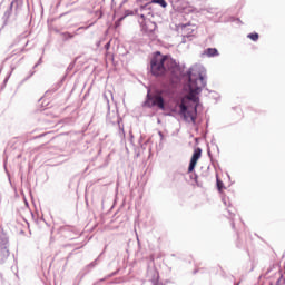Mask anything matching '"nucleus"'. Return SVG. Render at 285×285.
<instances>
[{"label":"nucleus","instance_id":"obj_3","mask_svg":"<svg viewBox=\"0 0 285 285\" xmlns=\"http://www.w3.org/2000/svg\"><path fill=\"white\" fill-rule=\"evenodd\" d=\"M140 10H141V12H145V13L140 14V18L142 19V22L140 23L141 30L144 32H147V35L155 32L157 30V23H155L150 20V17H154L153 10H150V8H148V4L141 6Z\"/></svg>","mask_w":285,"mask_h":285},{"label":"nucleus","instance_id":"obj_7","mask_svg":"<svg viewBox=\"0 0 285 285\" xmlns=\"http://www.w3.org/2000/svg\"><path fill=\"white\" fill-rule=\"evenodd\" d=\"M204 55H206V57H218L219 51L216 48H208L204 51Z\"/></svg>","mask_w":285,"mask_h":285},{"label":"nucleus","instance_id":"obj_1","mask_svg":"<svg viewBox=\"0 0 285 285\" xmlns=\"http://www.w3.org/2000/svg\"><path fill=\"white\" fill-rule=\"evenodd\" d=\"M202 88H206V80L200 75L195 78L193 75L189 76V94L186 98H183L179 108L180 115H183L185 121L188 124H195L197 120V106H199V95Z\"/></svg>","mask_w":285,"mask_h":285},{"label":"nucleus","instance_id":"obj_11","mask_svg":"<svg viewBox=\"0 0 285 285\" xmlns=\"http://www.w3.org/2000/svg\"><path fill=\"white\" fill-rule=\"evenodd\" d=\"M67 37L69 38V39H72V37H75L73 35H70V33H67Z\"/></svg>","mask_w":285,"mask_h":285},{"label":"nucleus","instance_id":"obj_5","mask_svg":"<svg viewBox=\"0 0 285 285\" xmlns=\"http://www.w3.org/2000/svg\"><path fill=\"white\" fill-rule=\"evenodd\" d=\"M199 159H202V148H196L189 163L188 173H193V170H195Z\"/></svg>","mask_w":285,"mask_h":285},{"label":"nucleus","instance_id":"obj_8","mask_svg":"<svg viewBox=\"0 0 285 285\" xmlns=\"http://www.w3.org/2000/svg\"><path fill=\"white\" fill-rule=\"evenodd\" d=\"M151 3H158V6H161V8H166L168 6L166 0H151Z\"/></svg>","mask_w":285,"mask_h":285},{"label":"nucleus","instance_id":"obj_4","mask_svg":"<svg viewBox=\"0 0 285 285\" xmlns=\"http://www.w3.org/2000/svg\"><path fill=\"white\" fill-rule=\"evenodd\" d=\"M148 101L151 104V106H156L157 108H159V110H166L164 97H161L160 94L154 95L151 97L149 96Z\"/></svg>","mask_w":285,"mask_h":285},{"label":"nucleus","instance_id":"obj_2","mask_svg":"<svg viewBox=\"0 0 285 285\" xmlns=\"http://www.w3.org/2000/svg\"><path fill=\"white\" fill-rule=\"evenodd\" d=\"M177 61L170 58V56H164L157 51L150 61V70L154 77H164L168 72H175L178 70Z\"/></svg>","mask_w":285,"mask_h":285},{"label":"nucleus","instance_id":"obj_10","mask_svg":"<svg viewBox=\"0 0 285 285\" xmlns=\"http://www.w3.org/2000/svg\"><path fill=\"white\" fill-rule=\"evenodd\" d=\"M217 188H218L219 193H222V190L224 189V183L222 180H219V178H217Z\"/></svg>","mask_w":285,"mask_h":285},{"label":"nucleus","instance_id":"obj_9","mask_svg":"<svg viewBox=\"0 0 285 285\" xmlns=\"http://www.w3.org/2000/svg\"><path fill=\"white\" fill-rule=\"evenodd\" d=\"M247 37H248V39H250L252 41H258V39H259V33H257V32L249 33Z\"/></svg>","mask_w":285,"mask_h":285},{"label":"nucleus","instance_id":"obj_6","mask_svg":"<svg viewBox=\"0 0 285 285\" xmlns=\"http://www.w3.org/2000/svg\"><path fill=\"white\" fill-rule=\"evenodd\" d=\"M10 257V249H8V240L0 248V262H6Z\"/></svg>","mask_w":285,"mask_h":285}]
</instances>
